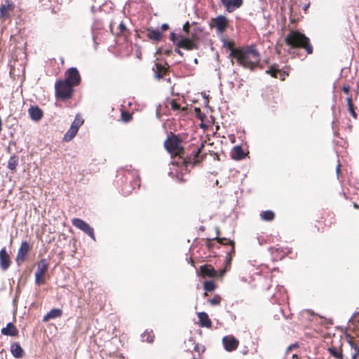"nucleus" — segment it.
Instances as JSON below:
<instances>
[{
	"label": "nucleus",
	"instance_id": "nucleus-1",
	"mask_svg": "<svg viewBox=\"0 0 359 359\" xmlns=\"http://www.w3.org/2000/svg\"><path fill=\"white\" fill-rule=\"evenodd\" d=\"M166 150L172 156L177 158L172 162V165L185 168L187 169L189 165H195L202 162L207 156V153L203 152L205 143L201 142L199 147L192 151V155L186 158L183 157L184 150L182 146V142L175 135L169 136L164 142Z\"/></svg>",
	"mask_w": 359,
	"mask_h": 359
},
{
	"label": "nucleus",
	"instance_id": "nucleus-2",
	"mask_svg": "<svg viewBox=\"0 0 359 359\" xmlns=\"http://www.w3.org/2000/svg\"><path fill=\"white\" fill-rule=\"evenodd\" d=\"M233 54L238 63L244 68L254 70L259 65L260 54L255 45L238 48Z\"/></svg>",
	"mask_w": 359,
	"mask_h": 359
},
{
	"label": "nucleus",
	"instance_id": "nucleus-3",
	"mask_svg": "<svg viewBox=\"0 0 359 359\" xmlns=\"http://www.w3.org/2000/svg\"><path fill=\"white\" fill-rule=\"evenodd\" d=\"M284 41L291 49L304 50L307 55H311L313 53L311 39L299 30H290L285 37Z\"/></svg>",
	"mask_w": 359,
	"mask_h": 359
},
{
	"label": "nucleus",
	"instance_id": "nucleus-4",
	"mask_svg": "<svg viewBox=\"0 0 359 359\" xmlns=\"http://www.w3.org/2000/svg\"><path fill=\"white\" fill-rule=\"evenodd\" d=\"M170 39L179 48H183L187 50H197L198 48L197 42L199 38L196 33H191L190 36H184L171 32Z\"/></svg>",
	"mask_w": 359,
	"mask_h": 359
},
{
	"label": "nucleus",
	"instance_id": "nucleus-5",
	"mask_svg": "<svg viewBox=\"0 0 359 359\" xmlns=\"http://www.w3.org/2000/svg\"><path fill=\"white\" fill-rule=\"evenodd\" d=\"M55 96L61 100H67L72 97L74 86L63 80H58L55 84Z\"/></svg>",
	"mask_w": 359,
	"mask_h": 359
},
{
	"label": "nucleus",
	"instance_id": "nucleus-6",
	"mask_svg": "<svg viewBox=\"0 0 359 359\" xmlns=\"http://www.w3.org/2000/svg\"><path fill=\"white\" fill-rule=\"evenodd\" d=\"M35 273V283L37 285H43L46 283V275L49 268V263L45 258L40 259L37 264Z\"/></svg>",
	"mask_w": 359,
	"mask_h": 359
},
{
	"label": "nucleus",
	"instance_id": "nucleus-7",
	"mask_svg": "<svg viewBox=\"0 0 359 359\" xmlns=\"http://www.w3.org/2000/svg\"><path fill=\"white\" fill-rule=\"evenodd\" d=\"M214 240H216L221 245L230 246L229 250H228V252H226V259H225V263H226L225 268L227 269L228 267H229L231 266L233 257L235 255V253H236L235 242H234V241H233L231 239L224 238V237L221 238L219 236H217Z\"/></svg>",
	"mask_w": 359,
	"mask_h": 359
},
{
	"label": "nucleus",
	"instance_id": "nucleus-8",
	"mask_svg": "<svg viewBox=\"0 0 359 359\" xmlns=\"http://www.w3.org/2000/svg\"><path fill=\"white\" fill-rule=\"evenodd\" d=\"M209 25L210 28H215L218 34H222L229 26V20L226 16L220 15L216 18H211Z\"/></svg>",
	"mask_w": 359,
	"mask_h": 359
},
{
	"label": "nucleus",
	"instance_id": "nucleus-9",
	"mask_svg": "<svg viewBox=\"0 0 359 359\" xmlns=\"http://www.w3.org/2000/svg\"><path fill=\"white\" fill-rule=\"evenodd\" d=\"M62 80L75 87L80 84L81 78L76 67H70L65 72V79Z\"/></svg>",
	"mask_w": 359,
	"mask_h": 359
},
{
	"label": "nucleus",
	"instance_id": "nucleus-10",
	"mask_svg": "<svg viewBox=\"0 0 359 359\" xmlns=\"http://www.w3.org/2000/svg\"><path fill=\"white\" fill-rule=\"evenodd\" d=\"M72 223L75 227L83 231L92 239L95 241V236L93 229L84 220L79 218H74L72 221Z\"/></svg>",
	"mask_w": 359,
	"mask_h": 359
},
{
	"label": "nucleus",
	"instance_id": "nucleus-11",
	"mask_svg": "<svg viewBox=\"0 0 359 359\" xmlns=\"http://www.w3.org/2000/svg\"><path fill=\"white\" fill-rule=\"evenodd\" d=\"M31 249L32 246L27 241H22L21 243L15 258V262L18 265H21L26 260Z\"/></svg>",
	"mask_w": 359,
	"mask_h": 359
},
{
	"label": "nucleus",
	"instance_id": "nucleus-12",
	"mask_svg": "<svg viewBox=\"0 0 359 359\" xmlns=\"http://www.w3.org/2000/svg\"><path fill=\"white\" fill-rule=\"evenodd\" d=\"M222 341L224 349L228 352L236 350L239 346V341L233 335L224 336Z\"/></svg>",
	"mask_w": 359,
	"mask_h": 359
},
{
	"label": "nucleus",
	"instance_id": "nucleus-13",
	"mask_svg": "<svg viewBox=\"0 0 359 359\" xmlns=\"http://www.w3.org/2000/svg\"><path fill=\"white\" fill-rule=\"evenodd\" d=\"M15 8L14 4L10 0H6L5 4L0 6V20L5 21L11 17V13Z\"/></svg>",
	"mask_w": 359,
	"mask_h": 359
},
{
	"label": "nucleus",
	"instance_id": "nucleus-14",
	"mask_svg": "<svg viewBox=\"0 0 359 359\" xmlns=\"http://www.w3.org/2000/svg\"><path fill=\"white\" fill-rule=\"evenodd\" d=\"M169 67V65L166 62L165 65L159 62H155L152 68L155 77L158 79H163L168 73Z\"/></svg>",
	"mask_w": 359,
	"mask_h": 359
},
{
	"label": "nucleus",
	"instance_id": "nucleus-15",
	"mask_svg": "<svg viewBox=\"0 0 359 359\" xmlns=\"http://www.w3.org/2000/svg\"><path fill=\"white\" fill-rule=\"evenodd\" d=\"M226 11L232 13L236 9L240 8L243 3V0H220Z\"/></svg>",
	"mask_w": 359,
	"mask_h": 359
},
{
	"label": "nucleus",
	"instance_id": "nucleus-16",
	"mask_svg": "<svg viewBox=\"0 0 359 359\" xmlns=\"http://www.w3.org/2000/svg\"><path fill=\"white\" fill-rule=\"evenodd\" d=\"M11 263L10 256L7 252L6 248H3L0 250V268L6 271L10 267Z\"/></svg>",
	"mask_w": 359,
	"mask_h": 359
},
{
	"label": "nucleus",
	"instance_id": "nucleus-17",
	"mask_svg": "<svg viewBox=\"0 0 359 359\" xmlns=\"http://www.w3.org/2000/svg\"><path fill=\"white\" fill-rule=\"evenodd\" d=\"M200 275L203 278H214L217 276V272L211 265L205 264L200 266Z\"/></svg>",
	"mask_w": 359,
	"mask_h": 359
},
{
	"label": "nucleus",
	"instance_id": "nucleus-18",
	"mask_svg": "<svg viewBox=\"0 0 359 359\" xmlns=\"http://www.w3.org/2000/svg\"><path fill=\"white\" fill-rule=\"evenodd\" d=\"M198 325L201 327H212V321L210 319L208 315L205 312H199L198 313Z\"/></svg>",
	"mask_w": 359,
	"mask_h": 359
},
{
	"label": "nucleus",
	"instance_id": "nucleus-19",
	"mask_svg": "<svg viewBox=\"0 0 359 359\" xmlns=\"http://www.w3.org/2000/svg\"><path fill=\"white\" fill-rule=\"evenodd\" d=\"M29 115L34 121H40L43 116V111L38 106H31L28 110Z\"/></svg>",
	"mask_w": 359,
	"mask_h": 359
},
{
	"label": "nucleus",
	"instance_id": "nucleus-20",
	"mask_svg": "<svg viewBox=\"0 0 359 359\" xmlns=\"http://www.w3.org/2000/svg\"><path fill=\"white\" fill-rule=\"evenodd\" d=\"M1 332L3 335L18 337L19 331L12 323H8L6 327L1 329Z\"/></svg>",
	"mask_w": 359,
	"mask_h": 359
},
{
	"label": "nucleus",
	"instance_id": "nucleus-21",
	"mask_svg": "<svg viewBox=\"0 0 359 359\" xmlns=\"http://www.w3.org/2000/svg\"><path fill=\"white\" fill-rule=\"evenodd\" d=\"M11 352L15 358H22L25 355V351L19 342H13L11 344Z\"/></svg>",
	"mask_w": 359,
	"mask_h": 359
},
{
	"label": "nucleus",
	"instance_id": "nucleus-22",
	"mask_svg": "<svg viewBox=\"0 0 359 359\" xmlns=\"http://www.w3.org/2000/svg\"><path fill=\"white\" fill-rule=\"evenodd\" d=\"M147 36L148 39H149L150 40H151L153 41L158 42V41H160L161 40V39L163 37V34L158 29H154L152 28H148L147 29Z\"/></svg>",
	"mask_w": 359,
	"mask_h": 359
},
{
	"label": "nucleus",
	"instance_id": "nucleus-23",
	"mask_svg": "<svg viewBox=\"0 0 359 359\" xmlns=\"http://www.w3.org/2000/svg\"><path fill=\"white\" fill-rule=\"evenodd\" d=\"M62 311L60 309H53L43 318V322H47L50 319H54L61 317Z\"/></svg>",
	"mask_w": 359,
	"mask_h": 359
},
{
	"label": "nucleus",
	"instance_id": "nucleus-24",
	"mask_svg": "<svg viewBox=\"0 0 359 359\" xmlns=\"http://www.w3.org/2000/svg\"><path fill=\"white\" fill-rule=\"evenodd\" d=\"M116 36H122L124 38L125 41H128L130 36V30L126 27L125 24L121 22L118 25V32L116 34Z\"/></svg>",
	"mask_w": 359,
	"mask_h": 359
},
{
	"label": "nucleus",
	"instance_id": "nucleus-25",
	"mask_svg": "<svg viewBox=\"0 0 359 359\" xmlns=\"http://www.w3.org/2000/svg\"><path fill=\"white\" fill-rule=\"evenodd\" d=\"M349 330H352L356 336L359 337V312L354 314L351 318V325Z\"/></svg>",
	"mask_w": 359,
	"mask_h": 359
},
{
	"label": "nucleus",
	"instance_id": "nucleus-26",
	"mask_svg": "<svg viewBox=\"0 0 359 359\" xmlns=\"http://www.w3.org/2000/svg\"><path fill=\"white\" fill-rule=\"evenodd\" d=\"M327 351L332 355L333 357L336 358L337 359H343V353H342V348L341 347H335V346H330L327 348Z\"/></svg>",
	"mask_w": 359,
	"mask_h": 359
},
{
	"label": "nucleus",
	"instance_id": "nucleus-27",
	"mask_svg": "<svg viewBox=\"0 0 359 359\" xmlns=\"http://www.w3.org/2000/svg\"><path fill=\"white\" fill-rule=\"evenodd\" d=\"M347 337H349L348 343L351 345L352 350L351 358L352 359H358V357L359 355V347L357 344L354 343L353 339L350 337L349 335H347Z\"/></svg>",
	"mask_w": 359,
	"mask_h": 359
},
{
	"label": "nucleus",
	"instance_id": "nucleus-28",
	"mask_svg": "<svg viewBox=\"0 0 359 359\" xmlns=\"http://www.w3.org/2000/svg\"><path fill=\"white\" fill-rule=\"evenodd\" d=\"M260 218L266 222H271L275 219V213L271 210H265L260 213Z\"/></svg>",
	"mask_w": 359,
	"mask_h": 359
},
{
	"label": "nucleus",
	"instance_id": "nucleus-29",
	"mask_svg": "<svg viewBox=\"0 0 359 359\" xmlns=\"http://www.w3.org/2000/svg\"><path fill=\"white\" fill-rule=\"evenodd\" d=\"M142 341L144 342L152 343L154 339V334L152 330H146L141 335Z\"/></svg>",
	"mask_w": 359,
	"mask_h": 359
},
{
	"label": "nucleus",
	"instance_id": "nucleus-30",
	"mask_svg": "<svg viewBox=\"0 0 359 359\" xmlns=\"http://www.w3.org/2000/svg\"><path fill=\"white\" fill-rule=\"evenodd\" d=\"M78 130L74 128L70 127L67 132L65 134L63 140L65 142L71 141L77 134Z\"/></svg>",
	"mask_w": 359,
	"mask_h": 359
},
{
	"label": "nucleus",
	"instance_id": "nucleus-31",
	"mask_svg": "<svg viewBox=\"0 0 359 359\" xmlns=\"http://www.w3.org/2000/svg\"><path fill=\"white\" fill-rule=\"evenodd\" d=\"M18 165V158L16 156L13 155L10 157L8 162V168L13 172L15 171Z\"/></svg>",
	"mask_w": 359,
	"mask_h": 359
},
{
	"label": "nucleus",
	"instance_id": "nucleus-32",
	"mask_svg": "<svg viewBox=\"0 0 359 359\" xmlns=\"http://www.w3.org/2000/svg\"><path fill=\"white\" fill-rule=\"evenodd\" d=\"M346 102H347L348 111L350 112V114H351V116H353V118L354 119H357L358 114L355 111V107H354V104L352 101V98L351 97H348L346 98Z\"/></svg>",
	"mask_w": 359,
	"mask_h": 359
},
{
	"label": "nucleus",
	"instance_id": "nucleus-33",
	"mask_svg": "<svg viewBox=\"0 0 359 359\" xmlns=\"http://www.w3.org/2000/svg\"><path fill=\"white\" fill-rule=\"evenodd\" d=\"M168 104H170L171 109L173 111H187V107H181V106L177 102L176 100H171L168 102Z\"/></svg>",
	"mask_w": 359,
	"mask_h": 359
},
{
	"label": "nucleus",
	"instance_id": "nucleus-34",
	"mask_svg": "<svg viewBox=\"0 0 359 359\" xmlns=\"http://www.w3.org/2000/svg\"><path fill=\"white\" fill-rule=\"evenodd\" d=\"M224 47L226 48L228 50L231 51L230 56L234 57L233 51L238 50V48H234V42L231 41H224Z\"/></svg>",
	"mask_w": 359,
	"mask_h": 359
},
{
	"label": "nucleus",
	"instance_id": "nucleus-35",
	"mask_svg": "<svg viewBox=\"0 0 359 359\" xmlns=\"http://www.w3.org/2000/svg\"><path fill=\"white\" fill-rule=\"evenodd\" d=\"M83 123V119L79 116L76 115L74 121L72 122L71 127L79 130L80 126Z\"/></svg>",
	"mask_w": 359,
	"mask_h": 359
},
{
	"label": "nucleus",
	"instance_id": "nucleus-36",
	"mask_svg": "<svg viewBox=\"0 0 359 359\" xmlns=\"http://www.w3.org/2000/svg\"><path fill=\"white\" fill-rule=\"evenodd\" d=\"M216 285L213 280L205 281L203 283V289L206 292H212L215 290Z\"/></svg>",
	"mask_w": 359,
	"mask_h": 359
},
{
	"label": "nucleus",
	"instance_id": "nucleus-37",
	"mask_svg": "<svg viewBox=\"0 0 359 359\" xmlns=\"http://www.w3.org/2000/svg\"><path fill=\"white\" fill-rule=\"evenodd\" d=\"M233 157L236 159H241L244 157V152L241 147L237 146L234 147Z\"/></svg>",
	"mask_w": 359,
	"mask_h": 359
},
{
	"label": "nucleus",
	"instance_id": "nucleus-38",
	"mask_svg": "<svg viewBox=\"0 0 359 359\" xmlns=\"http://www.w3.org/2000/svg\"><path fill=\"white\" fill-rule=\"evenodd\" d=\"M266 73L269 74L271 76L274 78H278V74H280V69H277L275 66H271L266 71Z\"/></svg>",
	"mask_w": 359,
	"mask_h": 359
},
{
	"label": "nucleus",
	"instance_id": "nucleus-39",
	"mask_svg": "<svg viewBox=\"0 0 359 359\" xmlns=\"http://www.w3.org/2000/svg\"><path fill=\"white\" fill-rule=\"evenodd\" d=\"M222 297L219 294H215L214 297L208 300V302L212 306L219 305L221 302Z\"/></svg>",
	"mask_w": 359,
	"mask_h": 359
},
{
	"label": "nucleus",
	"instance_id": "nucleus-40",
	"mask_svg": "<svg viewBox=\"0 0 359 359\" xmlns=\"http://www.w3.org/2000/svg\"><path fill=\"white\" fill-rule=\"evenodd\" d=\"M121 118L123 121L128 122L132 119V115L128 111H122Z\"/></svg>",
	"mask_w": 359,
	"mask_h": 359
},
{
	"label": "nucleus",
	"instance_id": "nucleus-41",
	"mask_svg": "<svg viewBox=\"0 0 359 359\" xmlns=\"http://www.w3.org/2000/svg\"><path fill=\"white\" fill-rule=\"evenodd\" d=\"M183 31L186 33L187 36H190L191 35L189 34V32H190V24H189V22L187 21L183 25Z\"/></svg>",
	"mask_w": 359,
	"mask_h": 359
},
{
	"label": "nucleus",
	"instance_id": "nucleus-42",
	"mask_svg": "<svg viewBox=\"0 0 359 359\" xmlns=\"http://www.w3.org/2000/svg\"><path fill=\"white\" fill-rule=\"evenodd\" d=\"M298 347H299V346H298L297 344H292V345H290V346H289L287 347L286 352H287V353H288L289 352H290L294 348H297Z\"/></svg>",
	"mask_w": 359,
	"mask_h": 359
},
{
	"label": "nucleus",
	"instance_id": "nucleus-43",
	"mask_svg": "<svg viewBox=\"0 0 359 359\" xmlns=\"http://www.w3.org/2000/svg\"><path fill=\"white\" fill-rule=\"evenodd\" d=\"M342 90L346 93V94H348L349 91H350V86L348 85H344L343 86V88H342Z\"/></svg>",
	"mask_w": 359,
	"mask_h": 359
},
{
	"label": "nucleus",
	"instance_id": "nucleus-44",
	"mask_svg": "<svg viewBox=\"0 0 359 359\" xmlns=\"http://www.w3.org/2000/svg\"><path fill=\"white\" fill-rule=\"evenodd\" d=\"M169 29V25L167 23H164L161 25V29L162 32H165Z\"/></svg>",
	"mask_w": 359,
	"mask_h": 359
},
{
	"label": "nucleus",
	"instance_id": "nucleus-45",
	"mask_svg": "<svg viewBox=\"0 0 359 359\" xmlns=\"http://www.w3.org/2000/svg\"><path fill=\"white\" fill-rule=\"evenodd\" d=\"M206 246L208 249H211L212 247V244L211 243V240L210 239H207L206 241Z\"/></svg>",
	"mask_w": 359,
	"mask_h": 359
},
{
	"label": "nucleus",
	"instance_id": "nucleus-46",
	"mask_svg": "<svg viewBox=\"0 0 359 359\" xmlns=\"http://www.w3.org/2000/svg\"><path fill=\"white\" fill-rule=\"evenodd\" d=\"M175 52L179 54L180 55L182 56L183 55V53L179 49V48H176L175 49Z\"/></svg>",
	"mask_w": 359,
	"mask_h": 359
},
{
	"label": "nucleus",
	"instance_id": "nucleus-47",
	"mask_svg": "<svg viewBox=\"0 0 359 359\" xmlns=\"http://www.w3.org/2000/svg\"><path fill=\"white\" fill-rule=\"evenodd\" d=\"M353 208L355 209H359V205H358L356 203H353Z\"/></svg>",
	"mask_w": 359,
	"mask_h": 359
},
{
	"label": "nucleus",
	"instance_id": "nucleus-48",
	"mask_svg": "<svg viewBox=\"0 0 359 359\" xmlns=\"http://www.w3.org/2000/svg\"><path fill=\"white\" fill-rule=\"evenodd\" d=\"M339 172H340V164H338L337 168V172L339 174Z\"/></svg>",
	"mask_w": 359,
	"mask_h": 359
},
{
	"label": "nucleus",
	"instance_id": "nucleus-49",
	"mask_svg": "<svg viewBox=\"0 0 359 359\" xmlns=\"http://www.w3.org/2000/svg\"><path fill=\"white\" fill-rule=\"evenodd\" d=\"M109 28H110L111 32H113V23L110 24Z\"/></svg>",
	"mask_w": 359,
	"mask_h": 359
},
{
	"label": "nucleus",
	"instance_id": "nucleus-50",
	"mask_svg": "<svg viewBox=\"0 0 359 359\" xmlns=\"http://www.w3.org/2000/svg\"><path fill=\"white\" fill-rule=\"evenodd\" d=\"M225 273V270H222L221 272H220V274H219V276H222L223 274Z\"/></svg>",
	"mask_w": 359,
	"mask_h": 359
},
{
	"label": "nucleus",
	"instance_id": "nucleus-51",
	"mask_svg": "<svg viewBox=\"0 0 359 359\" xmlns=\"http://www.w3.org/2000/svg\"><path fill=\"white\" fill-rule=\"evenodd\" d=\"M356 86H357L358 89L359 90V79H358V81H357Z\"/></svg>",
	"mask_w": 359,
	"mask_h": 359
},
{
	"label": "nucleus",
	"instance_id": "nucleus-52",
	"mask_svg": "<svg viewBox=\"0 0 359 359\" xmlns=\"http://www.w3.org/2000/svg\"><path fill=\"white\" fill-rule=\"evenodd\" d=\"M203 296H204V297H207V296H208V292H206V291H205V292H204V294H203Z\"/></svg>",
	"mask_w": 359,
	"mask_h": 359
},
{
	"label": "nucleus",
	"instance_id": "nucleus-53",
	"mask_svg": "<svg viewBox=\"0 0 359 359\" xmlns=\"http://www.w3.org/2000/svg\"><path fill=\"white\" fill-rule=\"evenodd\" d=\"M292 358H298V356H297V354H294V355H292Z\"/></svg>",
	"mask_w": 359,
	"mask_h": 359
},
{
	"label": "nucleus",
	"instance_id": "nucleus-54",
	"mask_svg": "<svg viewBox=\"0 0 359 359\" xmlns=\"http://www.w3.org/2000/svg\"><path fill=\"white\" fill-rule=\"evenodd\" d=\"M247 353H248V351H243V354H244V355H246Z\"/></svg>",
	"mask_w": 359,
	"mask_h": 359
},
{
	"label": "nucleus",
	"instance_id": "nucleus-55",
	"mask_svg": "<svg viewBox=\"0 0 359 359\" xmlns=\"http://www.w3.org/2000/svg\"><path fill=\"white\" fill-rule=\"evenodd\" d=\"M292 23L294 22V20L290 19Z\"/></svg>",
	"mask_w": 359,
	"mask_h": 359
}]
</instances>
